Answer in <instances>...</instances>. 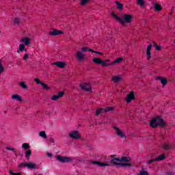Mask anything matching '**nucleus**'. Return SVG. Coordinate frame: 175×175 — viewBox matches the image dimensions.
Here are the masks:
<instances>
[{
	"mask_svg": "<svg viewBox=\"0 0 175 175\" xmlns=\"http://www.w3.org/2000/svg\"><path fill=\"white\" fill-rule=\"evenodd\" d=\"M131 159L127 157H122L121 159L113 158L111 160V163L116 165V166H131Z\"/></svg>",
	"mask_w": 175,
	"mask_h": 175,
	"instance_id": "nucleus-1",
	"label": "nucleus"
},
{
	"mask_svg": "<svg viewBox=\"0 0 175 175\" xmlns=\"http://www.w3.org/2000/svg\"><path fill=\"white\" fill-rule=\"evenodd\" d=\"M112 16L114 18H116V20L119 21V23H120L122 25H124L125 23H127L128 24H129V23L132 21V18H133V16H132V15L131 14H124L122 16V18L119 17L114 13H112Z\"/></svg>",
	"mask_w": 175,
	"mask_h": 175,
	"instance_id": "nucleus-2",
	"label": "nucleus"
},
{
	"mask_svg": "<svg viewBox=\"0 0 175 175\" xmlns=\"http://www.w3.org/2000/svg\"><path fill=\"white\" fill-rule=\"evenodd\" d=\"M158 125L159 126H163L165 125V122H163V120H162V118H161L160 117L154 118L150 122L151 128H157Z\"/></svg>",
	"mask_w": 175,
	"mask_h": 175,
	"instance_id": "nucleus-3",
	"label": "nucleus"
},
{
	"mask_svg": "<svg viewBox=\"0 0 175 175\" xmlns=\"http://www.w3.org/2000/svg\"><path fill=\"white\" fill-rule=\"evenodd\" d=\"M31 40L32 38L31 37H23L21 39L20 42L22 43V44H24L25 46H31Z\"/></svg>",
	"mask_w": 175,
	"mask_h": 175,
	"instance_id": "nucleus-4",
	"label": "nucleus"
},
{
	"mask_svg": "<svg viewBox=\"0 0 175 175\" xmlns=\"http://www.w3.org/2000/svg\"><path fill=\"white\" fill-rule=\"evenodd\" d=\"M56 159L57 161H59V162H61L62 163H68V162H70L72 161V158L62 157L59 155L56 157Z\"/></svg>",
	"mask_w": 175,
	"mask_h": 175,
	"instance_id": "nucleus-5",
	"label": "nucleus"
},
{
	"mask_svg": "<svg viewBox=\"0 0 175 175\" xmlns=\"http://www.w3.org/2000/svg\"><path fill=\"white\" fill-rule=\"evenodd\" d=\"M19 167H28V169H36V164L32 162L23 163L19 165Z\"/></svg>",
	"mask_w": 175,
	"mask_h": 175,
	"instance_id": "nucleus-6",
	"label": "nucleus"
},
{
	"mask_svg": "<svg viewBox=\"0 0 175 175\" xmlns=\"http://www.w3.org/2000/svg\"><path fill=\"white\" fill-rule=\"evenodd\" d=\"M92 61L93 62H95V64H97V65H101L103 67L109 66V64H106V62L100 58H94Z\"/></svg>",
	"mask_w": 175,
	"mask_h": 175,
	"instance_id": "nucleus-7",
	"label": "nucleus"
},
{
	"mask_svg": "<svg viewBox=\"0 0 175 175\" xmlns=\"http://www.w3.org/2000/svg\"><path fill=\"white\" fill-rule=\"evenodd\" d=\"M80 88L83 91H91L92 90V87L91 86V84L88 83H83L80 84Z\"/></svg>",
	"mask_w": 175,
	"mask_h": 175,
	"instance_id": "nucleus-8",
	"label": "nucleus"
},
{
	"mask_svg": "<svg viewBox=\"0 0 175 175\" xmlns=\"http://www.w3.org/2000/svg\"><path fill=\"white\" fill-rule=\"evenodd\" d=\"M69 137H71V139H80V133H79V131H71L68 133Z\"/></svg>",
	"mask_w": 175,
	"mask_h": 175,
	"instance_id": "nucleus-9",
	"label": "nucleus"
},
{
	"mask_svg": "<svg viewBox=\"0 0 175 175\" xmlns=\"http://www.w3.org/2000/svg\"><path fill=\"white\" fill-rule=\"evenodd\" d=\"M116 135L120 137L121 139H126V135H125V133L120 130V129L117 126L114 127Z\"/></svg>",
	"mask_w": 175,
	"mask_h": 175,
	"instance_id": "nucleus-10",
	"label": "nucleus"
},
{
	"mask_svg": "<svg viewBox=\"0 0 175 175\" xmlns=\"http://www.w3.org/2000/svg\"><path fill=\"white\" fill-rule=\"evenodd\" d=\"M76 58L78 61H84L85 59V55L82 51H77L76 52Z\"/></svg>",
	"mask_w": 175,
	"mask_h": 175,
	"instance_id": "nucleus-11",
	"label": "nucleus"
},
{
	"mask_svg": "<svg viewBox=\"0 0 175 175\" xmlns=\"http://www.w3.org/2000/svg\"><path fill=\"white\" fill-rule=\"evenodd\" d=\"M135 99V94L131 92L125 98L126 103H131Z\"/></svg>",
	"mask_w": 175,
	"mask_h": 175,
	"instance_id": "nucleus-12",
	"label": "nucleus"
},
{
	"mask_svg": "<svg viewBox=\"0 0 175 175\" xmlns=\"http://www.w3.org/2000/svg\"><path fill=\"white\" fill-rule=\"evenodd\" d=\"M64 33V31L58 30V29H53L52 31H49V35L52 36H57V35H61Z\"/></svg>",
	"mask_w": 175,
	"mask_h": 175,
	"instance_id": "nucleus-13",
	"label": "nucleus"
},
{
	"mask_svg": "<svg viewBox=\"0 0 175 175\" xmlns=\"http://www.w3.org/2000/svg\"><path fill=\"white\" fill-rule=\"evenodd\" d=\"M64 94H65L64 92H59L57 94L52 96L51 100H58L59 98H62V96H64Z\"/></svg>",
	"mask_w": 175,
	"mask_h": 175,
	"instance_id": "nucleus-14",
	"label": "nucleus"
},
{
	"mask_svg": "<svg viewBox=\"0 0 175 175\" xmlns=\"http://www.w3.org/2000/svg\"><path fill=\"white\" fill-rule=\"evenodd\" d=\"M113 83H120L122 80V76L121 75H114L111 77Z\"/></svg>",
	"mask_w": 175,
	"mask_h": 175,
	"instance_id": "nucleus-15",
	"label": "nucleus"
},
{
	"mask_svg": "<svg viewBox=\"0 0 175 175\" xmlns=\"http://www.w3.org/2000/svg\"><path fill=\"white\" fill-rule=\"evenodd\" d=\"M163 159H165V154H161L155 159H150L147 162V163H152V162H154V161H163Z\"/></svg>",
	"mask_w": 175,
	"mask_h": 175,
	"instance_id": "nucleus-16",
	"label": "nucleus"
},
{
	"mask_svg": "<svg viewBox=\"0 0 175 175\" xmlns=\"http://www.w3.org/2000/svg\"><path fill=\"white\" fill-rule=\"evenodd\" d=\"M152 48V44H150L146 49V58L150 59L151 58V49Z\"/></svg>",
	"mask_w": 175,
	"mask_h": 175,
	"instance_id": "nucleus-17",
	"label": "nucleus"
},
{
	"mask_svg": "<svg viewBox=\"0 0 175 175\" xmlns=\"http://www.w3.org/2000/svg\"><path fill=\"white\" fill-rule=\"evenodd\" d=\"M11 99L13 100H17V102H21V100H23L21 96L18 94H13L11 97Z\"/></svg>",
	"mask_w": 175,
	"mask_h": 175,
	"instance_id": "nucleus-18",
	"label": "nucleus"
},
{
	"mask_svg": "<svg viewBox=\"0 0 175 175\" xmlns=\"http://www.w3.org/2000/svg\"><path fill=\"white\" fill-rule=\"evenodd\" d=\"M91 163L93 165H97L98 166L105 167V166H110V165L107 163H100L98 161H92Z\"/></svg>",
	"mask_w": 175,
	"mask_h": 175,
	"instance_id": "nucleus-19",
	"label": "nucleus"
},
{
	"mask_svg": "<svg viewBox=\"0 0 175 175\" xmlns=\"http://www.w3.org/2000/svg\"><path fill=\"white\" fill-rule=\"evenodd\" d=\"M53 65H56L58 68H65L66 63L65 62H57L53 63Z\"/></svg>",
	"mask_w": 175,
	"mask_h": 175,
	"instance_id": "nucleus-20",
	"label": "nucleus"
},
{
	"mask_svg": "<svg viewBox=\"0 0 175 175\" xmlns=\"http://www.w3.org/2000/svg\"><path fill=\"white\" fill-rule=\"evenodd\" d=\"M157 80H159L163 86L166 85L167 83V80L162 77H157Z\"/></svg>",
	"mask_w": 175,
	"mask_h": 175,
	"instance_id": "nucleus-21",
	"label": "nucleus"
},
{
	"mask_svg": "<svg viewBox=\"0 0 175 175\" xmlns=\"http://www.w3.org/2000/svg\"><path fill=\"white\" fill-rule=\"evenodd\" d=\"M123 59H122V57H119V58L115 59L113 62H112L110 64H108V65L109 66V65H114L116 64H120V62H122Z\"/></svg>",
	"mask_w": 175,
	"mask_h": 175,
	"instance_id": "nucleus-22",
	"label": "nucleus"
},
{
	"mask_svg": "<svg viewBox=\"0 0 175 175\" xmlns=\"http://www.w3.org/2000/svg\"><path fill=\"white\" fill-rule=\"evenodd\" d=\"M164 150H169L170 148H172L173 147L169 142H165V144H163L162 146Z\"/></svg>",
	"mask_w": 175,
	"mask_h": 175,
	"instance_id": "nucleus-23",
	"label": "nucleus"
},
{
	"mask_svg": "<svg viewBox=\"0 0 175 175\" xmlns=\"http://www.w3.org/2000/svg\"><path fill=\"white\" fill-rule=\"evenodd\" d=\"M19 51L20 53H23L24 51H27V49H25V45L24 44H19Z\"/></svg>",
	"mask_w": 175,
	"mask_h": 175,
	"instance_id": "nucleus-24",
	"label": "nucleus"
},
{
	"mask_svg": "<svg viewBox=\"0 0 175 175\" xmlns=\"http://www.w3.org/2000/svg\"><path fill=\"white\" fill-rule=\"evenodd\" d=\"M39 136L42 137V139H47V135H46V131H42L39 133Z\"/></svg>",
	"mask_w": 175,
	"mask_h": 175,
	"instance_id": "nucleus-25",
	"label": "nucleus"
},
{
	"mask_svg": "<svg viewBox=\"0 0 175 175\" xmlns=\"http://www.w3.org/2000/svg\"><path fill=\"white\" fill-rule=\"evenodd\" d=\"M115 3L118 8V9H120V10H122L124 8V5L122 3H120L118 1H115Z\"/></svg>",
	"mask_w": 175,
	"mask_h": 175,
	"instance_id": "nucleus-26",
	"label": "nucleus"
},
{
	"mask_svg": "<svg viewBox=\"0 0 175 175\" xmlns=\"http://www.w3.org/2000/svg\"><path fill=\"white\" fill-rule=\"evenodd\" d=\"M102 113H105V108H100V109H96V116H99V114H102Z\"/></svg>",
	"mask_w": 175,
	"mask_h": 175,
	"instance_id": "nucleus-27",
	"label": "nucleus"
},
{
	"mask_svg": "<svg viewBox=\"0 0 175 175\" xmlns=\"http://www.w3.org/2000/svg\"><path fill=\"white\" fill-rule=\"evenodd\" d=\"M82 53H85V51H90V53H92V49L88 48V47H82L81 51Z\"/></svg>",
	"mask_w": 175,
	"mask_h": 175,
	"instance_id": "nucleus-28",
	"label": "nucleus"
},
{
	"mask_svg": "<svg viewBox=\"0 0 175 175\" xmlns=\"http://www.w3.org/2000/svg\"><path fill=\"white\" fill-rule=\"evenodd\" d=\"M20 85L21 88H23V90H27L28 89V85L25 83V82H21Z\"/></svg>",
	"mask_w": 175,
	"mask_h": 175,
	"instance_id": "nucleus-29",
	"label": "nucleus"
},
{
	"mask_svg": "<svg viewBox=\"0 0 175 175\" xmlns=\"http://www.w3.org/2000/svg\"><path fill=\"white\" fill-rule=\"evenodd\" d=\"M13 23L14 25H18L21 23V20H20L18 18H16L14 20Z\"/></svg>",
	"mask_w": 175,
	"mask_h": 175,
	"instance_id": "nucleus-30",
	"label": "nucleus"
},
{
	"mask_svg": "<svg viewBox=\"0 0 175 175\" xmlns=\"http://www.w3.org/2000/svg\"><path fill=\"white\" fill-rule=\"evenodd\" d=\"M138 175H148V172H147L144 168H142V170L138 174Z\"/></svg>",
	"mask_w": 175,
	"mask_h": 175,
	"instance_id": "nucleus-31",
	"label": "nucleus"
},
{
	"mask_svg": "<svg viewBox=\"0 0 175 175\" xmlns=\"http://www.w3.org/2000/svg\"><path fill=\"white\" fill-rule=\"evenodd\" d=\"M5 72V68H3V65H2V62L0 61V75Z\"/></svg>",
	"mask_w": 175,
	"mask_h": 175,
	"instance_id": "nucleus-32",
	"label": "nucleus"
},
{
	"mask_svg": "<svg viewBox=\"0 0 175 175\" xmlns=\"http://www.w3.org/2000/svg\"><path fill=\"white\" fill-rule=\"evenodd\" d=\"M113 110V107H108L104 109V112L106 113L107 111H111Z\"/></svg>",
	"mask_w": 175,
	"mask_h": 175,
	"instance_id": "nucleus-33",
	"label": "nucleus"
},
{
	"mask_svg": "<svg viewBox=\"0 0 175 175\" xmlns=\"http://www.w3.org/2000/svg\"><path fill=\"white\" fill-rule=\"evenodd\" d=\"M22 147L24 148V150H28V149H29V144H28L27 143H24L22 145Z\"/></svg>",
	"mask_w": 175,
	"mask_h": 175,
	"instance_id": "nucleus-34",
	"label": "nucleus"
},
{
	"mask_svg": "<svg viewBox=\"0 0 175 175\" xmlns=\"http://www.w3.org/2000/svg\"><path fill=\"white\" fill-rule=\"evenodd\" d=\"M137 3L139 5V6H144V0H137Z\"/></svg>",
	"mask_w": 175,
	"mask_h": 175,
	"instance_id": "nucleus-35",
	"label": "nucleus"
},
{
	"mask_svg": "<svg viewBox=\"0 0 175 175\" xmlns=\"http://www.w3.org/2000/svg\"><path fill=\"white\" fill-rule=\"evenodd\" d=\"M154 9L156 10L159 11V10H161L162 8H161V5H159V4L156 3V4H154Z\"/></svg>",
	"mask_w": 175,
	"mask_h": 175,
	"instance_id": "nucleus-36",
	"label": "nucleus"
},
{
	"mask_svg": "<svg viewBox=\"0 0 175 175\" xmlns=\"http://www.w3.org/2000/svg\"><path fill=\"white\" fill-rule=\"evenodd\" d=\"M32 151H31V150H29L25 153V155L27 158H28V157H30Z\"/></svg>",
	"mask_w": 175,
	"mask_h": 175,
	"instance_id": "nucleus-37",
	"label": "nucleus"
},
{
	"mask_svg": "<svg viewBox=\"0 0 175 175\" xmlns=\"http://www.w3.org/2000/svg\"><path fill=\"white\" fill-rule=\"evenodd\" d=\"M41 85L43 87V88L44 90H49L50 89V88H49V86H47V85H46V83H41Z\"/></svg>",
	"mask_w": 175,
	"mask_h": 175,
	"instance_id": "nucleus-38",
	"label": "nucleus"
},
{
	"mask_svg": "<svg viewBox=\"0 0 175 175\" xmlns=\"http://www.w3.org/2000/svg\"><path fill=\"white\" fill-rule=\"evenodd\" d=\"M9 173L10 175H21V173H20V172L15 173V172H12L11 170L9 171Z\"/></svg>",
	"mask_w": 175,
	"mask_h": 175,
	"instance_id": "nucleus-39",
	"label": "nucleus"
},
{
	"mask_svg": "<svg viewBox=\"0 0 175 175\" xmlns=\"http://www.w3.org/2000/svg\"><path fill=\"white\" fill-rule=\"evenodd\" d=\"M88 1L90 0H81L80 4L84 5L85 3H87V2H88Z\"/></svg>",
	"mask_w": 175,
	"mask_h": 175,
	"instance_id": "nucleus-40",
	"label": "nucleus"
},
{
	"mask_svg": "<svg viewBox=\"0 0 175 175\" xmlns=\"http://www.w3.org/2000/svg\"><path fill=\"white\" fill-rule=\"evenodd\" d=\"M92 53H94L95 54H98L99 55H103V53H102L101 52L97 51H94L92 49Z\"/></svg>",
	"mask_w": 175,
	"mask_h": 175,
	"instance_id": "nucleus-41",
	"label": "nucleus"
},
{
	"mask_svg": "<svg viewBox=\"0 0 175 175\" xmlns=\"http://www.w3.org/2000/svg\"><path fill=\"white\" fill-rule=\"evenodd\" d=\"M29 58V55L28 53H25L23 56V59L26 61V59H28Z\"/></svg>",
	"mask_w": 175,
	"mask_h": 175,
	"instance_id": "nucleus-42",
	"label": "nucleus"
},
{
	"mask_svg": "<svg viewBox=\"0 0 175 175\" xmlns=\"http://www.w3.org/2000/svg\"><path fill=\"white\" fill-rule=\"evenodd\" d=\"M34 81H36V83L37 84H42V83L40 81H39V79L38 78H35Z\"/></svg>",
	"mask_w": 175,
	"mask_h": 175,
	"instance_id": "nucleus-43",
	"label": "nucleus"
},
{
	"mask_svg": "<svg viewBox=\"0 0 175 175\" xmlns=\"http://www.w3.org/2000/svg\"><path fill=\"white\" fill-rule=\"evenodd\" d=\"M5 149L8 150L9 151H14V149L13 148H10V147H6Z\"/></svg>",
	"mask_w": 175,
	"mask_h": 175,
	"instance_id": "nucleus-44",
	"label": "nucleus"
},
{
	"mask_svg": "<svg viewBox=\"0 0 175 175\" xmlns=\"http://www.w3.org/2000/svg\"><path fill=\"white\" fill-rule=\"evenodd\" d=\"M165 175H174L173 172H168L165 174Z\"/></svg>",
	"mask_w": 175,
	"mask_h": 175,
	"instance_id": "nucleus-45",
	"label": "nucleus"
},
{
	"mask_svg": "<svg viewBox=\"0 0 175 175\" xmlns=\"http://www.w3.org/2000/svg\"><path fill=\"white\" fill-rule=\"evenodd\" d=\"M156 50H157V51L161 50V46H159V45H157V46H156Z\"/></svg>",
	"mask_w": 175,
	"mask_h": 175,
	"instance_id": "nucleus-46",
	"label": "nucleus"
},
{
	"mask_svg": "<svg viewBox=\"0 0 175 175\" xmlns=\"http://www.w3.org/2000/svg\"><path fill=\"white\" fill-rule=\"evenodd\" d=\"M104 62H105V64H107V62H110V59H107Z\"/></svg>",
	"mask_w": 175,
	"mask_h": 175,
	"instance_id": "nucleus-47",
	"label": "nucleus"
},
{
	"mask_svg": "<svg viewBox=\"0 0 175 175\" xmlns=\"http://www.w3.org/2000/svg\"><path fill=\"white\" fill-rule=\"evenodd\" d=\"M46 155H48V157H51L53 154L51 153H46Z\"/></svg>",
	"mask_w": 175,
	"mask_h": 175,
	"instance_id": "nucleus-48",
	"label": "nucleus"
},
{
	"mask_svg": "<svg viewBox=\"0 0 175 175\" xmlns=\"http://www.w3.org/2000/svg\"><path fill=\"white\" fill-rule=\"evenodd\" d=\"M132 136H133L134 137H136V135L135 134H132Z\"/></svg>",
	"mask_w": 175,
	"mask_h": 175,
	"instance_id": "nucleus-49",
	"label": "nucleus"
}]
</instances>
